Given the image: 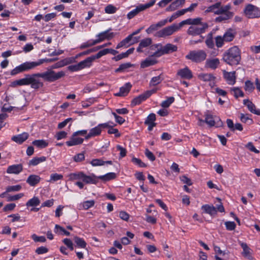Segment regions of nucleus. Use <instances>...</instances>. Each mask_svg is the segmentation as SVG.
<instances>
[{"label": "nucleus", "mask_w": 260, "mask_h": 260, "mask_svg": "<svg viewBox=\"0 0 260 260\" xmlns=\"http://www.w3.org/2000/svg\"><path fill=\"white\" fill-rule=\"evenodd\" d=\"M66 73L63 71L55 72L50 69L43 73L25 75V78L13 81L11 86L15 87L18 86L30 85L31 88L38 90L44 86L43 82L39 79V78H42L44 81L48 82H53L64 77Z\"/></svg>", "instance_id": "obj_1"}, {"label": "nucleus", "mask_w": 260, "mask_h": 260, "mask_svg": "<svg viewBox=\"0 0 260 260\" xmlns=\"http://www.w3.org/2000/svg\"><path fill=\"white\" fill-rule=\"evenodd\" d=\"M222 59L230 66H237L241 59V50L236 46L231 47L223 53Z\"/></svg>", "instance_id": "obj_2"}, {"label": "nucleus", "mask_w": 260, "mask_h": 260, "mask_svg": "<svg viewBox=\"0 0 260 260\" xmlns=\"http://www.w3.org/2000/svg\"><path fill=\"white\" fill-rule=\"evenodd\" d=\"M57 59V58H42L36 61H26L21 63L20 65L24 72L34 69L37 67L42 64L44 62H52L56 60Z\"/></svg>", "instance_id": "obj_3"}, {"label": "nucleus", "mask_w": 260, "mask_h": 260, "mask_svg": "<svg viewBox=\"0 0 260 260\" xmlns=\"http://www.w3.org/2000/svg\"><path fill=\"white\" fill-rule=\"evenodd\" d=\"M207 56L206 52L202 50L198 51H190L188 54L185 56V58L190 60L191 61L199 63L205 60Z\"/></svg>", "instance_id": "obj_4"}, {"label": "nucleus", "mask_w": 260, "mask_h": 260, "mask_svg": "<svg viewBox=\"0 0 260 260\" xmlns=\"http://www.w3.org/2000/svg\"><path fill=\"white\" fill-rule=\"evenodd\" d=\"M245 15L249 19L260 17V9L256 6L251 4H247L244 9Z\"/></svg>", "instance_id": "obj_5"}, {"label": "nucleus", "mask_w": 260, "mask_h": 260, "mask_svg": "<svg viewBox=\"0 0 260 260\" xmlns=\"http://www.w3.org/2000/svg\"><path fill=\"white\" fill-rule=\"evenodd\" d=\"M230 6V4L222 6L221 3L218 2L208 7L205 11V12L207 13L211 12L216 15H219L222 13L225 12L226 9H228V7Z\"/></svg>", "instance_id": "obj_6"}, {"label": "nucleus", "mask_w": 260, "mask_h": 260, "mask_svg": "<svg viewBox=\"0 0 260 260\" xmlns=\"http://www.w3.org/2000/svg\"><path fill=\"white\" fill-rule=\"evenodd\" d=\"M109 122L100 123L97 126L90 129L88 134L85 136V139L88 140L92 137L101 135L102 130L109 126Z\"/></svg>", "instance_id": "obj_7"}, {"label": "nucleus", "mask_w": 260, "mask_h": 260, "mask_svg": "<svg viewBox=\"0 0 260 260\" xmlns=\"http://www.w3.org/2000/svg\"><path fill=\"white\" fill-rule=\"evenodd\" d=\"M179 29V27L177 25L173 24L158 31L155 36L159 38H165L166 37L171 36Z\"/></svg>", "instance_id": "obj_8"}, {"label": "nucleus", "mask_w": 260, "mask_h": 260, "mask_svg": "<svg viewBox=\"0 0 260 260\" xmlns=\"http://www.w3.org/2000/svg\"><path fill=\"white\" fill-rule=\"evenodd\" d=\"M209 25L207 23H202V26H190L187 30V34L191 36L200 35L205 32Z\"/></svg>", "instance_id": "obj_9"}, {"label": "nucleus", "mask_w": 260, "mask_h": 260, "mask_svg": "<svg viewBox=\"0 0 260 260\" xmlns=\"http://www.w3.org/2000/svg\"><path fill=\"white\" fill-rule=\"evenodd\" d=\"M176 76L181 79L189 80L193 77L192 72L188 67L178 70Z\"/></svg>", "instance_id": "obj_10"}, {"label": "nucleus", "mask_w": 260, "mask_h": 260, "mask_svg": "<svg viewBox=\"0 0 260 260\" xmlns=\"http://www.w3.org/2000/svg\"><path fill=\"white\" fill-rule=\"evenodd\" d=\"M99 58L98 53L87 57L84 60L79 62L81 69L90 68L92 66L93 61L96 59Z\"/></svg>", "instance_id": "obj_11"}, {"label": "nucleus", "mask_w": 260, "mask_h": 260, "mask_svg": "<svg viewBox=\"0 0 260 260\" xmlns=\"http://www.w3.org/2000/svg\"><path fill=\"white\" fill-rule=\"evenodd\" d=\"M110 29L101 32L96 36V37L98 38L96 39V40L99 43L105 40H110L114 37L115 36V33L113 32H110Z\"/></svg>", "instance_id": "obj_12"}, {"label": "nucleus", "mask_w": 260, "mask_h": 260, "mask_svg": "<svg viewBox=\"0 0 260 260\" xmlns=\"http://www.w3.org/2000/svg\"><path fill=\"white\" fill-rule=\"evenodd\" d=\"M231 9V6L228 7V8L226 9L225 12L222 13L221 14H219L220 16L217 17L215 18V22H221L222 21L231 19L234 16V13L233 12L230 11Z\"/></svg>", "instance_id": "obj_13"}, {"label": "nucleus", "mask_w": 260, "mask_h": 260, "mask_svg": "<svg viewBox=\"0 0 260 260\" xmlns=\"http://www.w3.org/2000/svg\"><path fill=\"white\" fill-rule=\"evenodd\" d=\"M224 79L226 80L227 83L229 85H234L236 81V72H226L223 71Z\"/></svg>", "instance_id": "obj_14"}, {"label": "nucleus", "mask_w": 260, "mask_h": 260, "mask_svg": "<svg viewBox=\"0 0 260 260\" xmlns=\"http://www.w3.org/2000/svg\"><path fill=\"white\" fill-rule=\"evenodd\" d=\"M23 169V165L21 164H15L9 166L7 169L6 172L8 174H19Z\"/></svg>", "instance_id": "obj_15"}, {"label": "nucleus", "mask_w": 260, "mask_h": 260, "mask_svg": "<svg viewBox=\"0 0 260 260\" xmlns=\"http://www.w3.org/2000/svg\"><path fill=\"white\" fill-rule=\"evenodd\" d=\"M167 22L168 19H166L160 20L156 24H152L146 29V32L148 34H152L154 31H155L157 30L159 28L165 25Z\"/></svg>", "instance_id": "obj_16"}, {"label": "nucleus", "mask_w": 260, "mask_h": 260, "mask_svg": "<svg viewBox=\"0 0 260 260\" xmlns=\"http://www.w3.org/2000/svg\"><path fill=\"white\" fill-rule=\"evenodd\" d=\"M132 87V85L130 82H127L121 87L118 92L115 93V95L117 96H126L129 92Z\"/></svg>", "instance_id": "obj_17"}, {"label": "nucleus", "mask_w": 260, "mask_h": 260, "mask_svg": "<svg viewBox=\"0 0 260 260\" xmlns=\"http://www.w3.org/2000/svg\"><path fill=\"white\" fill-rule=\"evenodd\" d=\"M243 104L247 107L250 112L260 116V109H256L255 105L249 100L244 99L243 100Z\"/></svg>", "instance_id": "obj_18"}, {"label": "nucleus", "mask_w": 260, "mask_h": 260, "mask_svg": "<svg viewBox=\"0 0 260 260\" xmlns=\"http://www.w3.org/2000/svg\"><path fill=\"white\" fill-rule=\"evenodd\" d=\"M99 178L94 174L86 175L84 173L82 181L86 184H96L99 182Z\"/></svg>", "instance_id": "obj_19"}, {"label": "nucleus", "mask_w": 260, "mask_h": 260, "mask_svg": "<svg viewBox=\"0 0 260 260\" xmlns=\"http://www.w3.org/2000/svg\"><path fill=\"white\" fill-rule=\"evenodd\" d=\"M84 139L82 138L74 136V133L72 135L70 140L66 142V145L69 147L80 145L83 143Z\"/></svg>", "instance_id": "obj_20"}, {"label": "nucleus", "mask_w": 260, "mask_h": 260, "mask_svg": "<svg viewBox=\"0 0 260 260\" xmlns=\"http://www.w3.org/2000/svg\"><path fill=\"white\" fill-rule=\"evenodd\" d=\"M41 180L40 176L35 174L30 175L27 178L26 182L30 186H36L40 183Z\"/></svg>", "instance_id": "obj_21"}, {"label": "nucleus", "mask_w": 260, "mask_h": 260, "mask_svg": "<svg viewBox=\"0 0 260 260\" xmlns=\"http://www.w3.org/2000/svg\"><path fill=\"white\" fill-rule=\"evenodd\" d=\"M237 35L236 31L232 28L228 29L222 36L225 42L232 41Z\"/></svg>", "instance_id": "obj_22"}, {"label": "nucleus", "mask_w": 260, "mask_h": 260, "mask_svg": "<svg viewBox=\"0 0 260 260\" xmlns=\"http://www.w3.org/2000/svg\"><path fill=\"white\" fill-rule=\"evenodd\" d=\"M28 134L24 132L22 134L13 136L11 139L17 144H21L28 139Z\"/></svg>", "instance_id": "obj_23"}, {"label": "nucleus", "mask_w": 260, "mask_h": 260, "mask_svg": "<svg viewBox=\"0 0 260 260\" xmlns=\"http://www.w3.org/2000/svg\"><path fill=\"white\" fill-rule=\"evenodd\" d=\"M202 210L204 212L208 214L211 216H213L217 213L216 208L212 205L205 204L201 207Z\"/></svg>", "instance_id": "obj_24"}, {"label": "nucleus", "mask_w": 260, "mask_h": 260, "mask_svg": "<svg viewBox=\"0 0 260 260\" xmlns=\"http://www.w3.org/2000/svg\"><path fill=\"white\" fill-rule=\"evenodd\" d=\"M240 246L243 249V255L249 259H252L253 256L251 254V250L248 247L247 244L246 243L242 242L240 243Z\"/></svg>", "instance_id": "obj_25"}, {"label": "nucleus", "mask_w": 260, "mask_h": 260, "mask_svg": "<svg viewBox=\"0 0 260 260\" xmlns=\"http://www.w3.org/2000/svg\"><path fill=\"white\" fill-rule=\"evenodd\" d=\"M164 54L171 53L177 51L178 47L176 45L168 43L161 47Z\"/></svg>", "instance_id": "obj_26"}, {"label": "nucleus", "mask_w": 260, "mask_h": 260, "mask_svg": "<svg viewBox=\"0 0 260 260\" xmlns=\"http://www.w3.org/2000/svg\"><path fill=\"white\" fill-rule=\"evenodd\" d=\"M148 98L145 92L135 98L131 102V105L134 107L141 104L143 102L145 101Z\"/></svg>", "instance_id": "obj_27"}, {"label": "nucleus", "mask_w": 260, "mask_h": 260, "mask_svg": "<svg viewBox=\"0 0 260 260\" xmlns=\"http://www.w3.org/2000/svg\"><path fill=\"white\" fill-rule=\"evenodd\" d=\"M219 63V59L217 58L208 59L206 61V67L212 70H215L218 68Z\"/></svg>", "instance_id": "obj_28"}, {"label": "nucleus", "mask_w": 260, "mask_h": 260, "mask_svg": "<svg viewBox=\"0 0 260 260\" xmlns=\"http://www.w3.org/2000/svg\"><path fill=\"white\" fill-rule=\"evenodd\" d=\"M158 61L155 58L149 56L141 62L140 66L141 68H146L153 66Z\"/></svg>", "instance_id": "obj_29"}, {"label": "nucleus", "mask_w": 260, "mask_h": 260, "mask_svg": "<svg viewBox=\"0 0 260 260\" xmlns=\"http://www.w3.org/2000/svg\"><path fill=\"white\" fill-rule=\"evenodd\" d=\"M132 35H129L117 44L116 48L118 49L123 47H128L129 45H132Z\"/></svg>", "instance_id": "obj_30"}, {"label": "nucleus", "mask_w": 260, "mask_h": 260, "mask_svg": "<svg viewBox=\"0 0 260 260\" xmlns=\"http://www.w3.org/2000/svg\"><path fill=\"white\" fill-rule=\"evenodd\" d=\"M46 160V157L44 156H41L40 157H35L29 160L28 162V165L29 167L36 166L39 164L44 162Z\"/></svg>", "instance_id": "obj_31"}, {"label": "nucleus", "mask_w": 260, "mask_h": 260, "mask_svg": "<svg viewBox=\"0 0 260 260\" xmlns=\"http://www.w3.org/2000/svg\"><path fill=\"white\" fill-rule=\"evenodd\" d=\"M198 78L202 81L207 82L214 81L216 77L211 73H201L198 76Z\"/></svg>", "instance_id": "obj_32"}, {"label": "nucleus", "mask_w": 260, "mask_h": 260, "mask_svg": "<svg viewBox=\"0 0 260 260\" xmlns=\"http://www.w3.org/2000/svg\"><path fill=\"white\" fill-rule=\"evenodd\" d=\"M75 246L80 248H86L87 243L83 238L75 236L74 238Z\"/></svg>", "instance_id": "obj_33"}, {"label": "nucleus", "mask_w": 260, "mask_h": 260, "mask_svg": "<svg viewBox=\"0 0 260 260\" xmlns=\"http://www.w3.org/2000/svg\"><path fill=\"white\" fill-rule=\"evenodd\" d=\"M69 60L70 59L67 58L62 59L52 65L51 69H58L67 66L71 62Z\"/></svg>", "instance_id": "obj_34"}, {"label": "nucleus", "mask_w": 260, "mask_h": 260, "mask_svg": "<svg viewBox=\"0 0 260 260\" xmlns=\"http://www.w3.org/2000/svg\"><path fill=\"white\" fill-rule=\"evenodd\" d=\"M116 177V174L114 172H110L104 175L98 176L99 179L102 180L104 182L109 181L111 180L115 179Z\"/></svg>", "instance_id": "obj_35"}, {"label": "nucleus", "mask_w": 260, "mask_h": 260, "mask_svg": "<svg viewBox=\"0 0 260 260\" xmlns=\"http://www.w3.org/2000/svg\"><path fill=\"white\" fill-rule=\"evenodd\" d=\"M118 53V51L117 50H115L114 49H111V48H106V49H104L102 50H100L98 53V55L99 56V58H100L103 56H104L108 53H110L112 55H115Z\"/></svg>", "instance_id": "obj_36"}, {"label": "nucleus", "mask_w": 260, "mask_h": 260, "mask_svg": "<svg viewBox=\"0 0 260 260\" xmlns=\"http://www.w3.org/2000/svg\"><path fill=\"white\" fill-rule=\"evenodd\" d=\"M97 44H99L96 39L95 40H89L86 42L83 43L79 47V49L83 50L87 48L92 47Z\"/></svg>", "instance_id": "obj_37"}, {"label": "nucleus", "mask_w": 260, "mask_h": 260, "mask_svg": "<svg viewBox=\"0 0 260 260\" xmlns=\"http://www.w3.org/2000/svg\"><path fill=\"white\" fill-rule=\"evenodd\" d=\"M32 144L41 149L46 148L48 145V143L44 140H36L32 141Z\"/></svg>", "instance_id": "obj_38"}, {"label": "nucleus", "mask_w": 260, "mask_h": 260, "mask_svg": "<svg viewBox=\"0 0 260 260\" xmlns=\"http://www.w3.org/2000/svg\"><path fill=\"white\" fill-rule=\"evenodd\" d=\"M142 11L143 10L140 5L137 6L135 9L132 10L131 11L128 13L127 14V19L130 20L133 18L136 15H137L139 13Z\"/></svg>", "instance_id": "obj_39"}, {"label": "nucleus", "mask_w": 260, "mask_h": 260, "mask_svg": "<svg viewBox=\"0 0 260 260\" xmlns=\"http://www.w3.org/2000/svg\"><path fill=\"white\" fill-rule=\"evenodd\" d=\"M84 172H77L76 173H72L69 175V180L71 181L83 179Z\"/></svg>", "instance_id": "obj_40"}, {"label": "nucleus", "mask_w": 260, "mask_h": 260, "mask_svg": "<svg viewBox=\"0 0 260 260\" xmlns=\"http://www.w3.org/2000/svg\"><path fill=\"white\" fill-rule=\"evenodd\" d=\"M40 201L38 197H34L29 199L26 203V206L28 207H36L39 205Z\"/></svg>", "instance_id": "obj_41"}, {"label": "nucleus", "mask_w": 260, "mask_h": 260, "mask_svg": "<svg viewBox=\"0 0 260 260\" xmlns=\"http://www.w3.org/2000/svg\"><path fill=\"white\" fill-rule=\"evenodd\" d=\"M109 126H108L107 128H108L109 129L108 130V134H114L115 137L116 138H119L121 136V134L119 132V131L117 128H113V126L111 125L110 123L112 124L113 122L109 121Z\"/></svg>", "instance_id": "obj_42"}, {"label": "nucleus", "mask_w": 260, "mask_h": 260, "mask_svg": "<svg viewBox=\"0 0 260 260\" xmlns=\"http://www.w3.org/2000/svg\"><path fill=\"white\" fill-rule=\"evenodd\" d=\"M205 43L209 48L212 49L214 48V43L213 40V34L212 32H210L207 35Z\"/></svg>", "instance_id": "obj_43"}, {"label": "nucleus", "mask_w": 260, "mask_h": 260, "mask_svg": "<svg viewBox=\"0 0 260 260\" xmlns=\"http://www.w3.org/2000/svg\"><path fill=\"white\" fill-rule=\"evenodd\" d=\"M175 101V98L173 96L167 97V99L163 101L160 106L164 108H167L170 106V105Z\"/></svg>", "instance_id": "obj_44"}, {"label": "nucleus", "mask_w": 260, "mask_h": 260, "mask_svg": "<svg viewBox=\"0 0 260 260\" xmlns=\"http://www.w3.org/2000/svg\"><path fill=\"white\" fill-rule=\"evenodd\" d=\"M54 232L58 234H63L67 236L70 235L69 232L66 231L63 227L58 224H56L55 226Z\"/></svg>", "instance_id": "obj_45"}, {"label": "nucleus", "mask_w": 260, "mask_h": 260, "mask_svg": "<svg viewBox=\"0 0 260 260\" xmlns=\"http://www.w3.org/2000/svg\"><path fill=\"white\" fill-rule=\"evenodd\" d=\"M163 78L161 77V75L153 77L151 78L149 82L150 86H156L159 84L163 80Z\"/></svg>", "instance_id": "obj_46"}, {"label": "nucleus", "mask_w": 260, "mask_h": 260, "mask_svg": "<svg viewBox=\"0 0 260 260\" xmlns=\"http://www.w3.org/2000/svg\"><path fill=\"white\" fill-rule=\"evenodd\" d=\"M133 64L130 62H126L121 64L119 67L115 70L116 73L123 72L125 70L132 67Z\"/></svg>", "instance_id": "obj_47"}, {"label": "nucleus", "mask_w": 260, "mask_h": 260, "mask_svg": "<svg viewBox=\"0 0 260 260\" xmlns=\"http://www.w3.org/2000/svg\"><path fill=\"white\" fill-rule=\"evenodd\" d=\"M231 91L233 92L234 95L236 99L244 96V92L239 87H233L231 89Z\"/></svg>", "instance_id": "obj_48"}, {"label": "nucleus", "mask_w": 260, "mask_h": 260, "mask_svg": "<svg viewBox=\"0 0 260 260\" xmlns=\"http://www.w3.org/2000/svg\"><path fill=\"white\" fill-rule=\"evenodd\" d=\"M244 89L249 92H251L254 89V86L251 81L247 80L245 82Z\"/></svg>", "instance_id": "obj_49"}, {"label": "nucleus", "mask_w": 260, "mask_h": 260, "mask_svg": "<svg viewBox=\"0 0 260 260\" xmlns=\"http://www.w3.org/2000/svg\"><path fill=\"white\" fill-rule=\"evenodd\" d=\"M203 121L208 124L210 126H213L215 124L213 116L210 114H207L206 115L205 119Z\"/></svg>", "instance_id": "obj_50"}, {"label": "nucleus", "mask_w": 260, "mask_h": 260, "mask_svg": "<svg viewBox=\"0 0 260 260\" xmlns=\"http://www.w3.org/2000/svg\"><path fill=\"white\" fill-rule=\"evenodd\" d=\"M117 9L113 5L109 4L105 8V12L107 14H112L116 13Z\"/></svg>", "instance_id": "obj_51"}, {"label": "nucleus", "mask_w": 260, "mask_h": 260, "mask_svg": "<svg viewBox=\"0 0 260 260\" xmlns=\"http://www.w3.org/2000/svg\"><path fill=\"white\" fill-rule=\"evenodd\" d=\"M132 162L140 168H145L147 167L146 164L143 162L140 158L135 157H133L132 158Z\"/></svg>", "instance_id": "obj_52"}, {"label": "nucleus", "mask_w": 260, "mask_h": 260, "mask_svg": "<svg viewBox=\"0 0 260 260\" xmlns=\"http://www.w3.org/2000/svg\"><path fill=\"white\" fill-rule=\"evenodd\" d=\"M73 160L76 162H81L85 159V155L84 152L76 154L73 157Z\"/></svg>", "instance_id": "obj_53"}, {"label": "nucleus", "mask_w": 260, "mask_h": 260, "mask_svg": "<svg viewBox=\"0 0 260 260\" xmlns=\"http://www.w3.org/2000/svg\"><path fill=\"white\" fill-rule=\"evenodd\" d=\"M156 120V115L154 113H150L149 114L147 118H146L144 124H149V123H155V121Z\"/></svg>", "instance_id": "obj_54"}, {"label": "nucleus", "mask_w": 260, "mask_h": 260, "mask_svg": "<svg viewBox=\"0 0 260 260\" xmlns=\"http://www.w3.org/2000/svg\"><path fill=\"white\" fill-rule=\"evenodd\" d=\"M215 45L217 48H221L224 45V40L221 36H217L215 38Z\"/></svg>", "instance_id": "obj_55"}, {"label": "nucleus", "mask_w": 260, "mask_h": 260, "mask_svg": "<svg viewBox=\"0 0 260 260\" xmlns=\"http://www.w3.org/2000/svg\"><path fill=\"white\" fill-rule=\"evenodd\" d=\"M95 202L94 200H88L83 202L82 206L84 209L88 210V209L94 206Z\"/></svg>", "instance_id": "obj_56"}, {"label": "nucleus", "mask_w": 260, "mask_h": 260, "mask_svg": "<svg viewBox=\"0 0 260 260\" xmlns=\"http://www.w3.org/2000/svg\"><path fill=\"white\" fill-rule=\"evenodd\" d=\"M31 239L35 242H45L46 241V238L44 236H38L36 234H34L31 236Z\"/></svg>", "instance_id": "obj_57"}, {"label": "nucleus", "mask_w": 260, "mask_h": 260, "mask_svg": "<svg viewBox=\"0 0 260 260\" xmlns=\"http://www.w3.org/2000/svg\"><path fill=\"white\" fill-rule=\"evenodd\" d=\"M143 48H145L149 46L152 44V39L148 38L142 40L139 43Z\"/></svg>", "instance_id": "obj_58"}, {"label": "nucleus", "mask_w": 260, "mask_h": 260, "mask_svg": "<svg viewBox=\"0 0 260 260\" xmlns=\"http://www.w3.org/2000/svg\"><path fill=\"white\" fill-rule=\"evenodd\" d=\"M90 163L93 167L101 166L104 165V160L101 159L95 158L93 159Z\"/></svg>", "instance_id": "obj_59"}, {"label": "nucleus", "mask_w": 260, "mask_h": 260, "mask_svg": "<svg viewBox=\"0 0 260 260\" xmlns=\"http://www.w3.org/2000/svg\"><path fill=\"white\" fill-rule=\"evenodd\" d=\"M112 114L114 116L115 121L118 124L121 125L125 122V119L121 116L118 115L115 112H112Z\"/></svg>", "instance_id": "obj_60"}, {"label": "nucleus", "mask_w": 260, "mask_h": 260, "mask_svg": "<svg viewBox=\"0 0 260 260\" xmlns=\"http://www.w3.org/2000/svg\"><path fill=\"white\" fill-rule=\"evenodd\" d=\"M224 224L228 231H233L235 229L236 226V224L234 221H226Z\"/></svg>", "instance_id": "obj_61"}, {"label": "nucleus", "mask_w": 260, "mask_h": 260, "mask_svg": "<svg viewBox=\"0 0 260 260\" xmlns=\"http://www.w3.org/2000/svg\"><path fill=\"white\" fill-rule=\"evenodd\" d=\"M117 150L120 151L119 156L121 158L125 157L126 155L127 151L126 149L122 147L121 146L118 145L116 146Z\"/></svg>", "instance_id": "obj_62"}, {"label": "nucleus", "mask_w": 260, "mask_h": 260, "mask_svg": "<svg viewBox=\"0 0 260 260\" xmlns=\"http://www.w3.org/2000/svg\"><path fill=\"white\" fill-rule=\"evenodd\" d=\"M63 243L71 251L74 250V245L72 240L70 239L65 238L63 240Z\"/></svg>", "instance_id": "obj_63"}, {"label": "nucleus", "mask_w": 260, "mask_h": 260, "mask_svg": "<svg viewBox=\"0 0 260 260\" xmlns=\"http://www.w3.org/2000/svg\"><path fill=\"white\" fill-rule=\"evenodd\" d=\"M67 69L69 71L72 72H77L81 70L79 63L75 64L69 66L67 67Z\"/></svg>", "instance_id": "obj_64"}]
</instances>
